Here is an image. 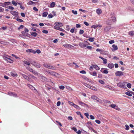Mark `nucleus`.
<instances>
[{
    "mask_svg": "<svg viewBox=\"0 0 134 134\" xmlns=\"http://www.w3.org/2000/svg\"><path fill=\"white\" fill-rule=\"evenodd\" d=\"M10 13L14 16L17 17L18 16V13L15 11L11 10L10 11Z\"/></svg>",
    "mask_w": 134,
    "mask_h": 134,
    "instance_id": "nucleus-10",
    "label": "nucleus"
},
{
    "mask_svg": "<svg viewBox=\"0 0 134 134\" xmlns=\"http://www.w3.org/2000/svg\"><path fill=\"white\" fill-rule=\"evenodd\" d=\"M48 14V13L47 12H44L43 13L42 16L43 17H46L47 16Z\"/></svg>",
    "mask_w": 134,
    "mask_h": 134,
    "instance_id": "nucleus-27",
    "label": "nucleus"
},
{
    "mask_svg": "<svg viewBox=\"0 0 134 134\" xmlns=\"http://www.w3.org/2000/svg\"><path fill=\"white\" fill-rule=\"evenodd\" d=\"M127 82H120L118 83H117V85L118 86L122 88H126V87L125 86V83H126Z\"/></svg>",
    "mask_w": 134,
    "mask_h": 134,
    "instance_id": "nucleus-2",
    "label": "nucleus"
},
{
    "mask_svg": "<svg viewBox=\"0 0 134 134\" xmlns=\"http://www.w3.org/2000/svg\"><path fill=\"white\" fill-rule=\"evenodd\" d=\"M91 119L92 120H93L94 119V117L92 115H90Z\"/></svg>",
    "mask_w": 134,
    "mask_h": 134,
    "instance_id": "nucleus-61",
    "label": "nucleus"
},
{
    "mask_svg": "<svg viewBox=\"0 0 134 134\" xmlns=\"http://www.w3.org/2000/svg\"><path fill=\"white\" fill-rule=\"evenodd\" d=\"M5 8H8L9 9H11V10H13L14 9V8L12 6H7L6 7V6L5 7Z\"/></svg>",
    "mask_w": 134,
    "mask_h": 134,
    "instance_id": "nucleus-29",
    "label": "nucleus"
},
{
    "mask_svg": "<svg viewBox=\"0 0 134 134\" xmlns=\"http://www.w3.org/2000/svg\"><path fill=\"white\" fill-rule=\"evenodd\" d=\"M27 86L32 89H33V88H34V87L31 85L28 84Z\"/></svg>",
    "mask_w": 134,
    "mask_h": 134,
    "instance_id": "nucleus-48",
    "label": "nucleus"
},
{
    "mask_svg": "<svg viewBox=\"0 0 134 134\" xmlns=\"http://www.w3.org/2000/svg\"><path fill=\"white\" fill-rule=\"evenodd\" d=\"M53 16L52 14H50L49 15H48V17L50 18H52V17H53Z\"/></svg>",
    "mask_w": 134,
    "mask_h": 134,
    "instance_id": "nucleus-46",
    "label": "nucleus"
},
{
    "mask_svg": "<svg viewBox=\"0 0 134 134\" xmlns=\"http://www.w3.org/2000/svg\"><path fill=\"white\" fill-rule=\"evenodd\" d=\"M83 23L84 24H85L87 26H88L89 25V24L86 22H84Z\"/></svg>",
    "mask_w": 134,
    "mask_h": 134,
    "instance_id": "nucleus-64",
    "label": "nucleus"
},
{
    "mask_svg": "<svg viewBox=\"0 0 134 134\" xmlns=\"http://www.w3.org/2000/svg\"><path fill=\"white\" fill-rule=\"evenodd\" d=\"M0 5H1V6L5 7H6V4H5V2L4 3H0Z\"/></svg>",
    "mask_w": 134,
    "mask_h": 134,
    "instance_id": "nucleus-44",
    "label": "nucleus"
},
{
    "mask_svg": "<svg viewBox=\"0 0 134 134\" xmlns=\"http://www.w3.org/2000/svg\"><path fill=\"white\" fill-rule=\"evenodd\" d=\"M33 9L36 12H37L38 11V9L35 7H34L33 8Z\"/></svg>",
    "mask_w": 134,
    "mask_h": 134,
    "instance_id": "nucleus-59",
    "label": "nucleus"
},
{
    "mask_svg": "<svg viewBox=\"0 0 134 134\" xmlns=\"http://www.w3.org/2000/svg\"><path fill=\"white\" fill-rule=\"evenodd\" d=\"M32 72L33 74L37 75H38L39 74L35 70H34Z\"/></svg>",
    "mask_w": 134,
    "mask_h": 134,
    "instance_id": "nucleus-35",
    "label": "nucleus"
},
{
    "mask_svg": "<svg viewBox=\"0 0 134 134\" xmlns=\"http://www.w3.org/2000/svg\"><path fill=\"white\" fill-rule=\"evenodd\" d=\"M79 104L82 106H83L87 108H89V106L87 104L81 101L79 102Z\"/></svg>",
    "mask_w": 134,
    "mask_h": 134,
    "instance_id": "nucleus-6",
    "label": "nucleus"
},
{
    "mask_svg": "<svg viewBox=\"0 0 134 134\" xmlns=\"http://www.w3.org/2000/svg\"><path fill=\"white\" fill-rule=\"evenodd\" d=\"M127 86L129 88H130L131 87V84L130 83H128L127 85Z\"/></svg>",
    "mask_w": 134,
    "mask_h": 134,
    "instance_id": "nucleus-53",
    "label": "nucleus"
},
{
    "mask_svg": "<svg viewBox=\"0 0 134 134\" xmlns=\"http://www.w3.org/2000/svg\"><path fill=\"white\" fill-rule=\"evenodd\" d=\"M108 66L110 69H112L114 67V64L112 63H109Z\"/></svg>",
    "mask_w": 134,
    "mask_h": 134,
    "instance_id": "nucleus-16",
    "label": "nucleus"
},
{
    "mask_svg": "<svg viewBox=\"0 0 134 134\" xmlns=\"http://www.w3.org/2000/svg\"><path fill=\"white\" fill-rule=\"evenodd\" d=\"M100 71H101L102 72H103V71H102V69L100 70ZM103 72L104 74H107L108 73V71L106 69L103 71Z\"/></svg>",
    "mask_w": 134,
    "mask_h": 134,
    "instance_id": "nucleus-30",
    "label": "nucleus"
},
{
    "mask_svg": "<svg viewBox=\"0 0 134 134\" xmlns=\"http://www.w3.org/2000/svg\"><path fill=\"white\" fill-rule=\"evenodd\" d=\"M16 20L19 22H22L24 21L23 20H22L18 18L16 19Z\"/></svg>",
    "mask_w": 134,
    "mask_h": 134,
    "instance_id": "nucleus-42",
    "label": "nucleus"
},
{
    "mask_svg": "<svg viewBox=\"0 0 134 134\" xmlns=\"http://www.w3.org/2000/svg\"><path fill=\"white\" fill-rule=\"evenodd\" d=\"M96 100L97 102H99L100 103H102V100L98 98H97Z\"/></svg>",
    "mask_w": 134,
    "mask_h": 134,
    "instance_id": "nucleus-45",
    "label": "nucleus"
},
{
    "mask_svg": "<svg viewBox=\"0 0 134 134\" xmlns=\"http://www.w3.org/2000/svg\"><path fill=\"white\" fill-rule=\"evenodd\" d=\"M38 76L39 78L41 79H42L43 80H45L46 79L45 77L42 75L40 74H39V75H38Z\"/></svg>",
    "mask_w": 134,
    "mask_h": 134,
    "instance_id": "nucleus-20",
    "label": "nucleus"
},
{
    "mask_svg": "<svg viewBox=\"0 0 134 134\" xmlns=\"http://www.w3.org/2000/svg\"><path fill=\"white\" fill-rule=\"evenodd\" d=\"M114 42V40H110L109 42V43L110 44H112Z\"/></svg>",
    "mask_w": 134,
    "mask_h": 134,
    "instance_id": "nucleus-63",
    "label": "nucleus"
},
{
    "mask_svg": "<svg viewBox=\"0 0 134 134\" xmlns=\"http://www.w3.org/2000/svg\"><path fill=\"white\" fill-rule=\"evenodd\" d=\"M72 12L74 14H77V11H74V10H72Z\"/></svg>",
    "mask_w": 134,
    "mask_h": 134,
    "instance_id": "nucleus-55",
    "label": "nucleus"
},
{
    "mask_svg": "<svg viewBox=\"0 0 134 134\" xmlns=\"http://www.w3.org/2000/svg\"><path fill=\"white\" fill-rule=\"evenodd\" d=\"M92 66H93V68L96 70H99V68L97 65L92 64Z\"/></svg>",
    "mask_w": 134,
    "mask_h": 134,
    "instance_id": "nucleus-19",
    "label": "nucleus"
},
{
    "mask_svg": "<svg viewBox=\"0 0 134 134\" xmlns=\"http://www.w3.org/2000/svg\"><path fill=\"white\" fill-rule=\"evenodd\" d=\"M110 106L113 108H115V107H118L117 106H116L115 104H114L110 105Z\"/></svg>",
    "mask_w": 134,
    "mask_h": 134,
    "instance_id": "nucleus-28",
    "label": "nucleus"
},
{
    "mask_svg": "<svg viewBox=\"0 0 134 134\" xmlns=\"http://www.w3.org/2000/svg\"><path fill=\"white\" fill-rule=\"evenodd\" d=\"M90 74L92 76H96L97 75V73L96 71H93L90 72Z\"/></svg>",
    "mask_w": 134,
    "mask_h": 134,
    "instance_id": "nucleus-21",
    "label": "nucleus"
},
{
    "mask_svg": "<svg viewBox=\"0 0 134 134\" xmlns=\"http://www.w3.org/2000/svg\"><path fill=\"white\" fill-rule=\"evenodd\" d=\"M82 83L84 86H86V87H87L88 88H90V87H91V86L89 84L86 83Z\"/></svg>",
    "mask_w": 134,
    "mask_h": 134,
    "instance_id": "nucleus-24",
    "label": "nucleus"
},
{
    "mask_svg": "<svg viewBox=\"0 0 134 134\" xmlns=\"http://www.w3.org/2000/svg\"><path fill=\"white\" fill-rule=\"evenodd\" d=\"M69 104L71 105L72 106L74 107V108H76V109H78L79 108V107L77 105L75 104L73 102H70L69 101L68 102Z\"/></svg>",
    "mask_w": 134,
    "mask_h": 134,
    "instance_id": "nucleus-9",
    "label": "nucleus"
},
{
    "mask_svg": "<svg viewBox=\"0 0 134 134\" xmlns=\"http://www.w3.org/2000/svg\"><path fill=\"white\" fill-rule=\"evenodd\" d=\"M26 51L27 53H31L34 54H35L36 53V51H35L31 49H29L26 50Z\"/></svg>",
    "mask_w": 134,
    "mask_h": 134,
    "instance_id": "nucleus-11",
    "label": "nucleus"
},
{
    "mask_svg": "<svg viewBox=\"0 0 134 134\" xmlns=\"http://www.w3.org/2000/svg\"><path fill=\"white\" fill-rule=\"evenodd\" d=\"M126 127V130H128L129 129V127L127 125H125Z\"/></svg>",
    "mask_w": 134,
    "mask_h": 134,
    "instance_id": "nucleus-58",
    "label": "nucleus"
},
{
    "mask_svg": "<svg viewBox=\"0 0 134 134\" xmlns=\"http://www.w3.org/2000/svg\"><path fill=\"white\" fill-rule=\"evenodd\" d=\"M59 88L60 89L63 90L64 89L65 87L63 86H59Z\"/></svg>",
    "mask_w": 134,
    "mask_h": 134,
    "instance_id": "nucleus-47",
    "label": "nucleus"
},
{
    "mask_svg": "<svg viewBox=\"0 0 134 134\" xmlns=\"http://www.w3.org/2000/svg\"><path fill=\"white\" fill-rule=\"evenodd\" d=\"M94 38H89L88 39V40L90 42H93L94 41Z\"/></svg>",
    "mask_w": 134,
    "mask_h": 134,
    "instance_id": "nucleus-43",
    "label": "nucleus"
},
{
    "mask_svg": "<svg viewBox=\"0 0 134 134\" xmlns=\"http://www.w3.org/2000/svg\"><path fill=\"white\" fill-rule=\"evenodd\" d=\"M46 72L48 73L49 74L51 75H52L54 76H56L57 77H58L59 74L57 73H56L55 72L53 71H52L48 70L46 71Z\"/></svg>",
    "mask_w": 134,
    "mask_h": 134,
    "instance_id": "nucleus-3",
    "label": "nucleus"
},
{
    "mask_svg": "<svg viewBox=\"0 0 134 134\" xmlns=\"http://www.w3.org/2000/svg\"><path fill=\"white\" fill-rule=\"evenodd\" d=\"M129 35L130 36H133L134 35V31H130L129 33Z\"/></svg>",
    "mask_w": 134,
    "mask_h": 134,
    "instance_id": "nucleus-39",
    "label": "nucleus"
},
{
    "mask_svg": "<svg viewBox=\"0 0 134 134\" xmlns=\"http://www.w3.org/2000/svg\"><path fill=\"white\" fill-rule=\"evenodd\" d=\"M27 69L32 72H33V70L32 68L29 67H27Z\"/></svg>",
    "mask_w": 134,
    "mask_h": 134,
    "instance_id": "nucleus-33",
    "label": "nucleus"
},
{
    "mask_svg": "<svg viewBox=\"0 0 134 134\" xmlns=\"http://www.w3.org/2000/svg\"><path fill=\"white\" fill-rule=\"evenodd\" d=\"M125 94L130 96H132V94L129 92H126L125 93Z\"/></svg>",
    "mask_w": 134,
    "mask_h": 134,
    "instance_id": "nucleus-54",
    "label": "nucleus"
},
{
    "mask_svg": "<svg viewBox=\"0 0 134 134\" xmlns=\"http://www.w3.org/2000/svg\"><path fill=\"white\" fill-rule=\"evenodd\" d=\"M10 57L9 56L6 55L5 56H4L3 57V59L7 61L8 62H9L10 63L13 62V61L11 59L9 58Z\"/></svg>",
    "mask_w": 134,
    "mask_h": 134,
    "instance_id": "nucleus-4",
    "label": "nucleus"
},
{
    "mask_svg": "<svg viewBox=\"0 0 134 134\" xmlns=\"http://www.w3.org/2000/svg\"><path fill=\"white\" fill-rule=\"evenodd\" d=\"M11 75L13 76H17V75L15 72H11Z\"/></svg>",
    "mask_w": 134,
    "mask_h": 134,
    "instance_id": "nucleus-31",
    "label": "nucleus"
},
{
    "mask_svg": "<svg viewBox=\"0 0 134 134\" xmlns=\"http://www.w3.org/2000/svg\"><path fill=\"white\" fill-rule=\"evenodd\" d=\"M55 122L57 123V125H59V126L61 127L62 126V125L60 122L57 121H56Z\"/></svg>",
    "mask_w": 134,
    "mask_h": 134,
    "instance_id": "nucleus-50",
    "label": "nucleus"
},
{
    "mask_svg": "<svg viewBox=\"0 0 134 134\" xmlns=\"http://www.w3.org/2000/svg\"><path fill=\"white\" fill-rule=\"evenodd\" d=\"M79 46L82 48H84L86 46L85 44L84 43H81L79 44Z\"/></svg>",
    "mask_w": 134,
    "mask_h": 134,
    "instance_id": "nucleus-22",
    "label": "nucleus"
},
{
    "mask_svg": "<svg viewBox=\"0 0 134 134\" xmlns=\"http://www.w3.org/2000/svg\"><path fill=\"white\" fill-rule=\"evenodd\" d=\"M80 72L83 74H85L86 73V72L84 70H82L80 71Z\"/></svg>",
    "mask_w": 134,
    "mask_h": 134,
    "instance_id": "nucleus-57",
    "label": "nucleus"
},
{
    "mask_svg": "<svg viewBox=\"0 0 134 134\" xmlns=\"http://www.w3.org/2000/svg\"><path fill=\"white\" fill-rule=\"evenodd\" d=\"M21 76L26 80L30 81H32V80H31V79L29 78L28 76H27L26 75L22 74H21Z\"/></svg>",
    "mask_w": 134,
    "mask_h": 134,
    "instance_id": "nucleus-7",
    "label": "nucleus"
},
{
    "mask_svg": "<svg viewBox=\"0 0 134 134\" xmlns=\"http://www.w3.org/2000/svg\"><path fill=\"white\" fill-rule=\"evenodd\" d=\"M55 3L54 2L51 3L50 4V7L51 8H53L55 7Z\"/></svg>",
    "mask_w": 134,
    "mask_h": 134,
    "instance_id": "nucleus-26",
    "label": "nucleus"
},
{
    "mask_svg": "<svg viewBox=\"0 0 134 134\" xmlns=\"http://www.w3.org/2000/svg\"><path fill=\"white\" fill-rule=\"evenodd\" d=\"M111 28V26H107L104 29V30L105 32H107L109 31Z\"/></svg>",
    "mask_w": 134,
    "mask_h": 134,
    "instance_id": "nucleus-15",
    "label": "nucleus"
},
{
    "mask_svg": "<svg viewBox=\"0 0 134 134\" xmlns=\"http://www.w3.org/2000/svg\"><path fill=\"white\" fill-rule=\"evenodd\" d=\"M31 63L36 68H39L41 67V65L39 63L36 62L35 61L31 62Z\"/></svg>",
    "mask_w": 134,
    "mask_h": 134,
    "instance_id": "nucleus-5",
    "label": "nucleus"
},
{
    "mask_svg": "<svg viewBox=\"0 0 134 134\" xmlns=\"http://www.w3.org/2000/svg\"><path fill=\"white\" fill-rule=\"evenodd\" d=\"M84 31L83 30H80L79 32V34H82L84 33Z\"/></svg>",
    "mask_w": 134,
    "mask_h": 134,
    "instance_id": "nucleus-51",
    "label": "nucleus"
},
{
    "mask_svg": "<svg viewBox=\"0 0 134 134\" xmlns=\"http://www.w3.org/2000/svg\"><path fill=\"white\" fill-rule=\"evenodd\" d=\"M96 12L99 15L102 13V11L100 9L98 8L96 9Z\"/></svg>",
    "mask_w": 134,
    "mask_h": 134,
    "instance_id": "nucleus-18",
    "label": "nucleus"
},
{
    "mask_svg": "<svg viewBox=\"0 0 134 134\" xmlns=\"http://www.w3.org/2000/svg\"><path fill=\"white\" fill-rule=\"evenodd\" d=\"M24 27V26L23 25H21L20 26L18 27V30H19L20 29H22Z\"/></svg>",
    "mask_w": 134,
    "mask_h": 134,
    "instance_id": "nucleus-52",
    "label": "nucleus"
},
{
    "mask_svg": "<svg viewBox=\"0 0 134 134\" xmlns=\"http://www.w3.org/2000/svg\"><path fill=\"white\" fill-rule=\"evenodd\" d=\"M12 4L15 6H16L17 5V3L15 2L14 0L12 1Z\"/></svg>",
    "mask_w": 134,
    "mask_h": 134,
    "instance_id": "nucleus-37",
    "label": "nucleus"
},
{
    "mask_svg": "<svg viewBox=\"0 0 134 134\" xmlns=\"http://www.w3.org/2000/svg\"><path fill=\"white\" fill-rule=\"evenodd\" d=\"M112 47L113 48V49L114 51H116L118 49V47L116 45H115V44H113L112 46Z\"/></svg>",
    "mask_w": 134,
    "mask_h": 134,
    "instance_id": "nucleus-23",
    "label": "nucleus"
},
{
    "mask_svg": "<svg viewBox=\"0 0 134 134\" xmlns=\"http://www.w3.org/2000/svg\"><path fill=\"white\" fill-rule=\"evenodd\" d=\"M43 65L44 67L47 68H48L49 66V65L47 63L44 64Z\"/></svg>",
    "mask_w": 134,
    "mask_h": 134,
    "instance_id": "nucleus-38",
    "label": "nucleus"
},
{
    "mask_svg": "<svg viewBox=\"0 0 134 134\" xmlns=\"http://www.w3.org/2000/svg\"><path fill=\"white\" fill-rule=\"evenodd\" d=\"M90 88L94 91H97V89L96 88L93 86H91Z\"/></svg>",
    "mask_w": 134,
    "mask_h": 134,
    "instance_id": "nucleus-25",
    "label": "nucleus"
},
{
    "mask_svg": "<svg viewBox=\"0 0 134 134\" xmlns=\"http://www.w3.org/2000/svg\"><path fill=\"white\" fill-rule=\"evenodd\" d=\"M99 82L103 85H104L105 84V82H104L102 80H99Z\"/></svg>",
    "mask_w": 134,
    "mask_h": 134,
    "instance_id": "nucleus-41",
    "label": "nucleus"
},
{
    "mask_svg": "<svg viewBox=\"0 0 134 134\" xmlns=\"http://www.w3.org/2000/svg\"><path fill=\"white\" fill-rule=\"evenodd\" d=\"M42 32L45 34H47L48 33V31L46 30H43L42 31Z\"/></svg>",
    "mask_w": 134,
    "mask_h": 134,
    "instance_id": "nucleus-62",
    "label": "nucleus"
},
{
    "mask_svg": "<svg viewBox=\"0 0 134 134\" xmlns=\"http://www.w3.org/2000/svg\"><path fill=\"white\" fill-rule=\"evenodd\" d=\"M54 28L55 29H57V30H59L61 31H62L63 32L65 31V30L63 29L62 28H60V27H58L55 26H54Z\"/></svg>",
    "mask_w": 134,
    "mask_h": 134,
    "instance_id": "nucleus-14",
    "label": "nucleus"
},
{
    "mask_svg": "<svg viewBox=\"0 0 134 134\" xmlns=\"http://www.w3.org/2000/svg\"><path fill=\"white\" fill-rule=\"evenodd\" d=\"M31 35L34 37H36L37 35V34L35 32H33L31 33Z\"/></svg>",
    "mask_w": 134,
    "mask_h": 134,
    "instance_id": "nucleus-36",
    "label": "nucleus"
},
{
    "mask_svg": "<svg viewBox=\"0 0 134 134\" xmlns=\"http://www.w3.org/2000/svg\"><path fill=\"white\" fill-rule=\"evenodd\" d=\"M48 69H52L53 70H55L54 69V67L52 66H51L49 65V67Z\"/></svg>",
    "mask_w": 134,
    "mask_h": 134,
    "instance_id": "nucleus-49",
    "label": "nucleus"
},
{
    "mask_svg": "<svg viewBox=\"0 0 134 134\" xmlns=\"http://www.w3.org/2000/svg\"><path fill=\"white\" fill-rule=\"evenodd\" d=\"M54 25L56 26L59 27V26H63V24L60 23H58L57 22H56L54 23Z\"/></svg>",
    "mask_w": 134,
    "mask_h": 134,
    "instance_id": "nucleus-13",
    "label": "nucleus"
},
{
    "mask_svg": "<svg viewBox=\"0 0 134 134\" xmlns=\"http://www.w3.org/2000/svg\"><path fill=\"white\" fill-rule=\"evenodd\" d=\"M98 97L95 96H91V98L93 100H97Z\"/></svg>",
    "mask_w": 134,
    "mask_h": 134,
    "instance_id": "nucleus-32",
    "label": "nucleus"
},
{
    "mask_svg": "<svg viewBox=\"0 0 134 134\" xmlns=\"http://www.w3.org/2000/svg\"><path fill=\"white\" fill-rule=\"evenodd\" d=\"M63 46L67 48H71L72 47H74L73 46H72L71 45L68 44H64L63 45Z\"/></svg>",
    "mask_w": 134,
    "mask_h": 134,
    "instance_id": "nucleus-12",
    "label": "nucleus"
},
{
    "mask_svg": "<svg viewBox=\"0 0 134 134\" xmlns=\"http://www.w3.org/2000/svg\"><path fill=\"white\" fill-rule=\"evenodd\" d=\"M24 64H26V65H28L29 66L30 65V63L29 62H28L26 61H24Z\"/></svg>",
    "mask_w": 134,
    "mask_h": 134,
    "instance_id": "nucleus-34",
    "label": "nucleus"
},
{
    "mask_svg": "<svg viewBox=\"0 0 134 134\" xmlns=\"http://www.w3.org/2000/svg\"><path fill=\"white\" fill-rule=\"evenodd\" d=\"M110 17L106 22V24L108 25H111L112 22H115L116 21V19L114 15L111 14Z\"/></svg>",
    "mask_w": 134,
    "mask_h": 134,
    "instance_id": "nucleus-1",
    "label": "nucleus"
},
{
    "mask_svg": "<svg viewBox=\"0 0 134 134\" xmlns=\"http://www.w3.org/2000/svg\"><path fill=\"white\" fill-rule=\"evenodd\" d=\"M95 122L99 124L100 123V120H95Z\"/></svg>",
    "mask_w": 134,
    "mask_h": 134,
    "instance_id": "nucleus-60",
    "label": "nucleus"
},
{
    "mask_svg": "<svg viewBox=\"0 0 134 134\" xmlns=\"http://www.w3.org/2000/svg\"><path fill=\"white\" fill-rule=\"evenodd\" d=\"M115 74L116 76H120L123 75V72L122 71H117L115 72Z\"/></svg>",
    "mask_w": 134,
    "mask_h": 134,
    "instance_id": "nucleus-8",
    "label": "nucleus"
},
{
    "mask_svg": "<svg viewBox=\"0 0 134 134\" xmlns=\"http://www.w3.org/2000/svg\"><path fill=\"white\" fill-rule=\"evenodd\" d=\"M100 52V54L104 55H107L108 54V52L104 51L102 50Z\"/></svg>",
    "mask_w": 134,
    "mask_h": 134,
    "instance_id": "nucleus-17",
    "label": "nucleus"
},
{
    "mask_svg": "<svg viewBox=\"0 0 134 134\" xmlns=\"http://www.w3.org/2000/svg\"><path fill=\"white\" fill-rule=\"evenodd\" d=\"M98 77L99 78H102V75L100 74H99L98 76Z\"/></svg>",
    "mask_w": 134,
    "mask_h": 134,
    "instance_id": "nucleus-56",
    "label": "nucleus"
},
{
    "mask_svg": "<svg viewBox=\"0 0 134 134\" xmlns=\"http://www.w3.org/2000/svg\"><path fill=\"white\" fill-rule=\"evenodd\" d=\"M103 102L104 103H110V101L109 100H104Z\"/></svg>",
    "mask_w": 134,
    "mask_h": 134,
    "instance_id": "nucleus-40",
    "label": "nucleus"
}]
</instances>
